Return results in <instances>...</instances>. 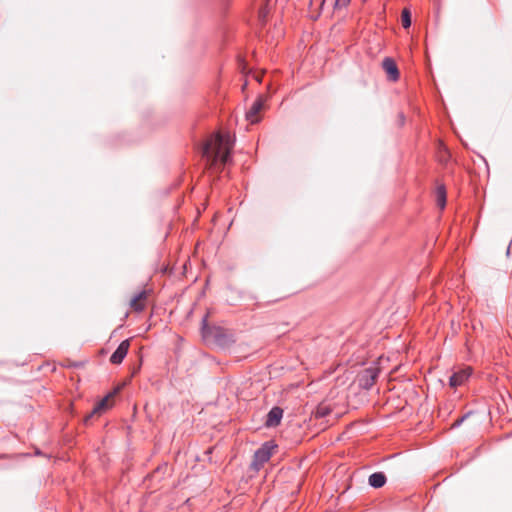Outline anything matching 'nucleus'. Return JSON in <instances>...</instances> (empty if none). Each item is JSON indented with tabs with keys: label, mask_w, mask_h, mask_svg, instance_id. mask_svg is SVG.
Segmentation results:
<instances>
[{
	"label": "nucleus",
	"mask_w": 512,
	"mask_h": 512,
	"mask_svg": "<svg viewBox=\"0 0 512 512\" xmlns=\"http://www.w3.org/2000/svg\"><path fill=\"white\" fill-rule=\"evenodd\" d=\"M234 138L229 132H216L209 136L203 145V156L210 168L221 169L230 160Z\"/></svg>",
	"instance_id": "obj_1"
},
{
	"label": "nucleus",
	"mask_w": 512,
	"mask_h": 512,
	"mask_svg": "<svg viewBox=\"0 0 512 512\" xmlns=\"http://www.w3.org/2000/svg\"><path fill=\"white\" fill-rule=\"evenodd\" d=\"M347 405V395L344 391L337 388H332L327 395L326 399L317 407L316 414L319 417H324L334 410L345 408Z\"/></svg>",
	"instance_id": "obj_2"
},
{
	"label": "nucleus",
	"mask_w": 512,
	"mask_h": 512,
	"mask_svg": "<svg viewBox=\"0 0 512 512\" xmlns=\"http://www.w3.org/2000/svg\"><path fill=\"white\" fill-rule=\"evenodd\" d=\"M202 337L206 341H219L226 336L225 330L220 326H209L208 315L202 319Z\"/></svg>",
	"instance_id": "obj_3"
},
{
	"label": "nucleus",
	"mask_w": 512,
	"mask_h": 512,
	"mask_svg": "<svg viewBox=\"0 0 512 512\" xmlns=\"http://www.w3.org/2000/svg\"><path fill=\"white\" fill-rule=\"evenodd\" d=\"M119 388L117 387L112 392L108 393L104 398H102L93 408L92 412L87 416L86 421H88L93 416H100L103 413L107 412L111 409L115 403V396L118 393Z\"/></svg>",
	"instance_id": "obj_4"
},
{
	"label": "nucleus",
	"mask_w": 512,
	"mask_h": 512,
	"mask_svg": "<svg viewBox=\"0 0 512 512\" xmlns=\"http://www.w3.org/2000/svg\"><path fill=\"white\" fill-rule=\"evenodd\" d=\"M275 447L276 446L273 445L272 443L267 442L261 448H259L254 454L252 467L255 470H259L263 466V464L270 459V457L273 454V449Z\"/></svg>",
	"instance_id": "obj_5"
},
{
	"label": "nucleus",
	"mask_w": 512,
	"mask_h": 512,
	"mask_svg": "<svg viewBox=\"0 0 512 512\" xmlns=\"http://www.w3.org/2000/svg\"><path fill=\"white\" fill-rule=\"evenodd\" d=\"M264 101L261 97H258L250 107V109L246 112V119L251 124H256L261 120L260 113L263 109Z\"/></svg>",
	"instance_id": "obj_6"
},
{
	"label": "nucleus",
	"mask_w": 512,
	"mask_h": 512,
	"mask_svg": "<svg viewBox=\"0 0 512 512\" xmlns=\"http://www.w3.org/2000/svg\"><path fill=\"white\" fill-rule=\"evenodd\" d=\"M130 348V340L126 339L123 340L117 349L114 351V353L110 357V362L114 365L121 364L126 357L128 351Z\"/></svg>",
	"instance_id": "obj_7"
},
{
	"label": "nucleus",
	"mask_w": 512,
	"mask_h": 512,
	"mask_svg": "<svg viewBox=\"0 0 512 512\" xmlns=\"http://www.w3.org/2000/svg\"><path fill=\"white\" fill-rule=\"evenodd\" d=\"M472 374L473 369L470 366L460 368L452 374L449 384H463L471 379Z\"/></svg>",
	"instance_id": "obj_8"
},
{
	"label": "nucleus",
	"mask_w": 512,
	"mask_h": 512,
	"mask_svg": "<svg viewBox=\"0 0 512 512\" xmlns=\"http://www.w3.org/2000/svg\"><path fill=\"white\" fill-rule=\"evenodd\" d=\"M382 67L390 80L395 82L399 79L400 73L392 58H385L382 62Z\"/></svg>",
	"instance_id": "obj_9"
},
{
	"label": "nucleus",
	"mask_w": 512,
	"mask_h": 512,
	"mask_svg": "<svg viewBox=\"0 0 512 512\" xmlns=\"http://www.w3.org/2000/svg\"><path fill=\"white\" fill-rule=\"evenodd\" d=\"M147 298V291L143 290L137 293L130 301L131 309L135 312H142L146 307Z\"/></svg>",
	"instance_id": "obj_10"
},
{
	"label": "nucleus",
	"mask_w": 512,
	"mask_h": 512,
	"mask_svg": "<svg viewBox=\"0 0 512 512\" xmlns=\"http://www.w3.org/2000/svg\"><path fill=\"white\" fill-rule=\"evenodd\" d=\"M379 371L380 370L377 365L368 367L363 370L359 381L365 382V384H374L378 378Z\"/></svg>",
	"instance_id": "obj_11"
},
{
	"label": "nucleus",
	"mask_w": 512,
	"mask_h": 512,
	"mask_svg": "<svg viewBox=\"0 0 512 512\" xmlns=\"http://www.w3.org/2000/svg\"><path fill=\"white\" fill-rule=\"evenodd\" d=\"M283 417V410L280 407H273L267 415L265 425L267 427H276L280 424Z\"/></svg>",
	"instance_id": "obj_12"
},
{
	"label": "nucleus",
	"mask_w": 512,
	"mask_h": 512,
	"mask_svg": "<svg viewBox=\"0 0 512 512\" xmlns=\"http://www.w3.org/2000/svg\"><path fill=\"white\" fill-rule=\"evenodd\" d=\"M436 204L442 210L446 206V188L443 184H439L435 190Z\"/></svg>",
	"instance_id": "obj_13"
},
{
	"label": "nucleus",
	"mask_w": 512,
	"mask_h": 512,
	"mask_svg": "<svg viewBox=\"0 0 512 512\" xmlns=\"http://www.w3.org/2000/svg\"><path fill=\"white\" fill-rule=\"evenodd\" d=\"M386 483V476L382 472H376L369 476V484L374 488H380Z\"/></svg>",
	"instance_id": "obj_14"
},
{
	"label": "nucleus",
	"mask_w": 512,
	"mask_h": 512,
	"mask_svg": "<svg viewBox=\"0 0 512 512\" xmlns=\"http://www.w3.org/2000/svg\"><path fill=\"white\" fill-rule=\"evenodd\" d=\"M401 23L404 28L411 26V12L408 8H404L401 13Z\"/></svg>",
	"instance_id": "obj_15"
},
{
	"label": "nucleus",
	"mask_w": 512,
	"mask_h": 512,
	"mask_svg": "<svg viewBox=\"0 0 512 512\" xmlns=\"http://www.w3.org/2000/svg\"><path fill=\"white\" fill-rule=\"evenodd\" d=\"M269 14V8H268V5L265 4L263 5L260 9H259V12H258V18L259 20L264 23L267 19V16Z\"/></svg>",
	"instance_id": "obj_16"
},
{
	"label": "nucleus",
	"mask_w": 512,
	"mask_h": 512,
	"mask_svg": "<svg viewBox=\"0 0 512 512\" xmlns=\"http://www.w3.org/2000/svg\"><path fill=\"white\" fill-rule=\"evenodd\" d=\"M324 3H325V0H310L311 8H315V9H322Z\"/></svg>",
	"instance_id": "obj_17"
},
{
	"label": "nucleus",
	"mask_w": 512,
	"mask_h": 512,
	"mask_svg": "<svg viewBox=\"0 0 512 512\" xmlns=\"http://www.w3.org/2000/svg\"><path fill=\"white\" fill-rule=\"evenodd\" d=\"M351 0H335L334 7L335 8H345L349 5Z\"/></svg>",
	"instance_id": "obj_18"
},
{
	"label": "nucleus",
	"mask_w": 512,
	"mask_h": 512,
	"mask_svg": "<svg viewBox=\"0 0 512 512\" xmlns=\"http://www.w3.org/2000/svg\"><path fill=\"white\" fill-rule=\"evenodd\" d=\"M253 77H254V79H255L257 82H259V83L261 82V76H260V75L255 74V75H253Z\"/></svg>",
	"instance_id": "obj_19"
}]
</instances>
